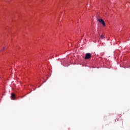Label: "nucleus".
<instances>
[{"mask_svg": "<svg viewBox=\"0 0 130 130\" xmlns=\"http://www.w3.org/2000/svg\"><path fill=\"white\" fill-rule=\"evenodd\" d=\"M85 59H89L91 58V53H87L85 54V56L84 57Z\"/></svg>", "mask_w": 130, "mask_h": 130, "instance_id": "1", "label": "nucleus"}, {"mask_svg": "<svg viewBox=\"0 0 130 130\" xmlns=\"http://www.w3.org/2000/svg\"><path fill=\"white\" fill-rule=\"evenodd\" d=\"M98 21H99V23H100L101 24H102V25H103V26H105V22H104V20H103V19H98Z\"/></svg>", "mask_w": 130, "mask_h": 130, "instance_id": "2", "label": "nucleus"}, {"mask_svg": "<svg viewBox=\"0 0 130 130\" xmlns=\"http://www.w3.org/2000/svg\"><path fill=\"white\" fill-rule=\"evenodd\" d=\"M15 98H16V95H15V93H11V99L12 100H15Z\"/></svg>", "mask_w": 130, "mask_h": 130, "instance_id": "3", "label": "nucleus"}, {"mask_svg": "<svg viewBox=\"0 0 130 130\" xmlns=\"http://www.w3.org/2000/svg\"><path fill=\"white\" fill-rule=\"evenodd\" d=\"M101 38H102V39H104V38H105L104 37V36L102 35L101 36Z\"/></svg>", "mask_w": 130, "mask_h": 130, "instance_id": "4", "label": "nucleus"}, {"mask_svg": "<svg viewBox=\"0 0 130 130\" xmlns=\"http://www.w3.org/2000/svg\"><path fill=\"white\" fill-rule=\"evenodd\" d=\"M5 48H6L5 47H4L3 49L1 50V51H3V50H5Z\"/></svg>", "mask_w": 130, "mask_h": 130, "instance_id": "5", "label": "nucleus"}]
</instances>
